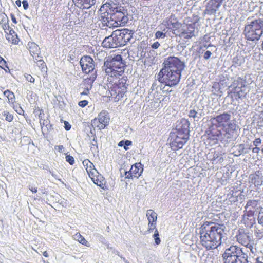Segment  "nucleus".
Segmentation results:
<instances>
[{"mask_svg": "<svg viewBox=\"0 0 263 263\" xmlns=\"http://www.w3.org/2000/svg\"><path fill=\"white\" fill-rule=\"evenodd\" d=\"M210 122L205 136L211 146L217 144L220 139L232 138L237 128V124L231 121V115L226 112L211 117Z\"/></svg>", "mask_w": 263, "mask_h": 263, "instance_id": "1", "label": "nucleus"}, {"mask_svg": "<svg viewBox=\"0 0 263 263\" xmlns=\"http://www.w3.org/2000/svg\"><path fill=\"white\" fill-rule=\"evenodd\" d=\"M225 227L212 221H205L199 228L200 243L206 250L217 249L222 243Z\"/></svg>", "mask_w": 263, "mask_h": 263, "instance_id": "2", "label": "nucleus"}, {"mask_svg": "<svg viewBox=\"0 0 263 263\" xmlns=\"http://www.w3.org/2000/svg\"><path fill=\"white\" fill-rule=\"evenodd\" d=\"M101 21L104 25L109 28L117 27L126 23V10L121 6L105 5L101 9Z\"/></svg>", "mask_w": 263, "mask_h": 263, "instance_id": "3", "label": "nucleus"}, {"mask_svg": "<svg viewBox=\"0 0 263 263\" xmlns=\"http://www.w3.org/2000/svg\"><path fill=\"white\" fill-rule=\"evenodd\" d=\"M189 123L187 121H182L175 131L170 135V145L174 151L181 149L189 139Z\"/></svg>", "mask_w": 263, "mask_h": 263, "instance_id": "4", "label": "nucleus"}, {"mask_svg": "<svg viewBox=\"0 0 263 263\" xmlns=\"http://www.w3.org/2000/svg\"><path fill=\"white\" fill-rule=\"evenodd\" d=\"M106 80H110L125 77L124 75L125 64L123 62L120 54L115 55L112 59L107 60L104 64Z\"/></svg>", "mask_w": 263, "mask_h": 263, "instance_id": "5", "label": "nucleus"}, {"mask_svg": "<svg viewBox=\"0 0 263 263\" xmlns=\"http://www.w3.org/2000/svg\"><path fill=\"white\" fill-rule=\"evenodd\" d=\"M127 77H122L121 78L106 80L110 96L109 97L115 102L121 100L127 92Z\"/></svg>", "mask_w": 263, "mask_h": 263, "instance_id": "6", "label": "nucleus"}, {"mask_svg": "<svg viewBox=\"0 0 263 263\" xmlns=\"http://www.w3.org/2000/svg\"><path fill=\"white\" fill-rule=\"evenodd\" d=\"M243 33L247 40L258 41L263 34V21L257 19L252 21L245 26Z\"/></svg>", "mask_w": 263, "mask_h": 263, "instance_id": "7", "label": "nucleus"}, {"mask_svg": "<svg viewBox=\"0 0 263 263\" xmlns=\"http://www.w3.org/2000/svg\"><path fill=\"white\" fill-rule=\"evenodd\" d=\"M246 80L240 77H238L229 86L228 95L233 100H238L246 97Z\"/></svg>", "mask_w": 263, "mask_h": 263, "instance_id": "8", "label": "nucleus"}, {"mask_svg": "<svg viewBox=\"0 0 263 263\" xmlns=\"http://www.w3.org/2000/svg\"><path fill=\"white\" fill-rule=\"evenodd\" d=\"M184 67V63L180 59L174 56H170L164 60L160 70L182 73Z\"/></svg>", "mask_w": 263, "mask_h": 263, "instance_id": "9", "label": "nucleus"}, {"mask_svg": "<svg viewBox=\"0 0 263 263\" xmlns=\"http://www.w3.org/2000/svg\"><path fill=\"white\" fill-rule=\"evenodd\" d=\"M181 77V73L160 70L157 76V80L165 86L172 87L179 83Z\"/></svg>", "mask_w": 263, "mask_h": 263, "instance_id": "10", "label": "nucleus"}, {"mask_svg": "<svg viewBox=\"0 0 263 263\" xmlns=\"http://www.w3.org/2000/svg\"><path fill=\"white\" fill-rule=\"evenodd\" d=\"M241 249L236 246H231L227 249L223 255L224 263H247V258L243 257V261L239 258L242 254Z\"/></svg>", "mask_w": 263, "mask_h": 263, "instance_id": "11", "label": "nucleus"}, {"mask_svg": "<svg viewBox=\"0 0 263 263\" xmlns=\"http://www.w3.org/2000/svg\"><path fill=\"white\" fill-rule=\"evenodd\" d=\"M146 217L147 218L148 223V229L146 231L147 233H150L153 232L154 230V234L153 236L155 240V243L156 245H158L161 242V239L159 237V233L157 229H156V222L157 219V214L153 210H148L146 212Z\"/></svg>", "mask_w": 263, "mask_h": 263, "instance_id": "12", "label": "nucleus"}, {"mask_svg": "<svg viewBox=\"0 0 263 263\" xmlns=\"http://www.w3.org/2000/svg\"><path fill=\"white\" fill-rule=\"evenodd\" d=\"M109 121L110 118L108 112L102 110L99 114L97 117L91 121V125L94 128L101 130L108 126Z\"/></svg>", "mask_w": 263, "mask_h": 263, "instance_id": "13", "label": "nucleus"}, {"mask_svg": "<svg viewBox=\"0 0 263 263\" xmlns=\"http://www.w3.org/2000/svg\"><path fill=\"white\" fill-rule=\"evenodd\" d=\"M236 239L239 243L249 248L253 252V242L248 232L243 229H240L236 235Z\"/></svg>", "mask_w": 263, "mask_h": 263, "instance_id": "14", "label": "nucleus"}, {"mask_svg": "<svg viewBox=\"0 0 263 263\" xmlns=\"http://www.w3.org/2000/svg\"><path fill=\"white\" fill-rule=\"evenodd\" d=\"M115 34L117 36L120 46L125 45L133 38L134 32L128 29H123L115 31Z\"/></svg>", "mask_w": 263, "mask_h": 263, "instance_id": "15", "label": "nucleus"}, {"mask_svg": "<svg viewBox=\"0 0 263 263\" xmlns=\"http://www.w3.org/2000/svg\"><path fill=\"white\" fill-rule=\"evenodd\" d=\"M195 22L191 24L183 23L179 37L185 40H189L194 37L195 36Z\"/></svg>", "mask_w": 263, "mask_h": 263, "instance_id": "16", "label": "nucleus"}, {"mask_svg": "<svg viewBox=\"0 0 263 263\" xmlns=\"http://www.w3.org/2000/svg\"><path fill=\"white\" fill-rule=\"evenodd\" d=\"M82 71L86 73L92 72L95 69V62L93 59L89 55H84L80 61Z\"/></svg>", "mask_w": 263, "mask_h": 263, "instance_id": "17", "label": "nucleus"}, {"mask_svg": "<svg viewBox=\"0 0 263 263\" xmlns=\"http://www.w3.org/2000/svg\"><path fill=\"white\" fill-rule=\"evenodd\" d=\"M167 28L176 36H178L182 29L183 23L179 22L176 18L170 17L167 21Z\"/></svg>", "mask_w": 263, "mask_h": 263, "instance_id": "18", "label": "nucleus"}, {"mask_svg": "<svg viewBox=\"0 0 263 263\" xmlns=\"http://www.w3.org/2000/svg\"><path fill=\"white\" fill-rule=\"evenodd\" d=\"M143 167L140 163H136L133 165L129 171L125 172L126 178H138L143 172Z\"/></svg>", "mask_w": 263, "mask_h": 263, "instance_id": "19", "label": "nucleus"}, {"mask_svg": "<svg viewBox=\"0 0 263 263\" xmlns=\"http://www.w3.org/2000/svg\"><path fill=\"white\" fill-rule=\"evenodd\" d=\"M117 36L114 31L110 36L106 37L102 42V45L103 47L107 48H114L120 47L119 45L118 40H116Z\"/></svg>", "mask_w": 263, "mask_h": 263, "instance_id": "20", "label": "nucleus"}, {"mask_svg": "<svg viewBox=\"0 0 263 263\" xmlns=\"http://www.w3.org/2000/svg\"><path fill=\"white\" fill-rule=\"evenodd\" d=\"M5 37L8 42L12 44L17 45L20 40L14 29L11 27L9 29L4 31Z\"/></svg>", "mask_w": 263, "mask_h": 263, "instance_id": "21", "label": "nucleus"}, {"mask_svg": "<svg viewBox=\"0 0 263 263\" xmlns=\"http://www.w3.org/2000/svg\"><path fill=\"white\" fill-rule=\"evenodd\" d=\"M254 211L251 210H246L242 217V222L247 227H251L255 222L254 217Z\"/></svg>", "mask_w": 263, "mask_h": 263, "instance_id": "22", "label": "nucleus"}, {"mask_svg": "<svg viewBox=\"0 0 263 263\" xmlns=\"http://www.w3.org/2000/svg\"><path fill=\"white\" fill-rule=\"evenodd\" d=\"M250 183L255 187H258L262 185V176L259 171H257L252 174L249 176Z\"/></svg>", "mask_w": 263, "mask_h": 263, "instance_id": "23", "label": "nucleus"}, {"mask_svg": "<svg viewBox=\"0 0 263 263\" xmlns=\"http://www.w3.org/2000/svg\"><path fill=\"white\" fill-rule=\"evenodd\" d=\"M90 178L95 184L100 186L101 189L103 190L107 189L104 178L98 171L96 175L94 174L93 176H91Z\"/></svg>", "mask_w": 263, "mask_h": 263, "instance_id": "24", "label": "nucleus"}, {"mask_svg": "<svg viewBox=\"0 0 263 263\" xmlns=\"http://www.w3.org/2000/svg\"><path fill=\"white\" fill-rule=\"evenodd\" d=\"M82 163L89 177L93 176L94 174H97L98 171L95 168L93 164L89 160L85 159Z\"/></svg>", "mask_w": 263, "mask_h": 263, "instance_id": "25", "label": "nucleus"}, {"mask_svg": "<svg viewBox=\"0 0 263 263\" xmlns=\"http://www.w3.org/2000/svg\"><path fill=\"white\" fill-rule=\"evenodd\" d=\"M28 47L31 55L34 59L40 56V48L37 44L33 42H29L28 44Z\"/></svg>", "mask_w": 263, "mask_h": 263, "instance_id": "26", "label": "nucleus"}, {"mask_svg": "<svg viewBox=\"0 0 263 263\" xmlns=\"http://www.w3.org/2000/svg\"><path fill=\"white\" fill-rule=\"evenodd\" d=\"M0 26L4 31L10 27L9 18L4 12L0 13Z\"/></svg>", "mask_w": 263, "mask_h": 263, "instance_id": "27", "label": "nucleus"}, {"mask_svg": "<svg viewBox=\"0 0 263 263\" xmlns=\"http://www.w3.org/2000/svg\"><path fill=\"white\" fill-rule=\"evenodd\" d=\"M4 96L6 98L7 103L11 106L16 102V98L14 93L7 89L3 92Z\"/></svg>", "mask_w": 263, "mask_h": 263, "instance_id": "28", "label": "nucleus"}, {"mask_svg": "<svg viewBox=\"0 0 263 263\" xmlns=\"http://www.w3.org/2000/svg\"><path fill=\"white\" fill-rule=\"evenodd\" d=\"M97 77L96 73H93L89 77H87L83 81V85L85 86L86 88H88V89H90L92 87V84L95 80H96Z\"/></svg>", "mask_w": 263, "mask_h": 263, "instance_id": "29", "label": "nucleus"}, {"mask_svg": "<svg viewBox=\"0 0 263 263\" xmlns=\"http://www.w3.org/2000/svg\"><path fill=\"white\" fill-rule=\"evenodd\" d=\"M79 3L81 5L80 7L83 9H88L95 4V0H79Z\"/></svg>", "mask_w": 263, "mask_h": 263, "instance_id": "30", "label": "nucleus"}, {"mask_svg": "<svg viewBox=\"0 0 263 263\" xmlns=\"http://www.w3.org/2000/svg\"><path fill=\"white\" fill-rule=\"evenodd\" d=\"M73 238L74 240L78 241L79 243L85 246L89 247L90 245L89 242L85 239V238L82 235H81L80 233H77L74 235Z\"/></svg>", "mask_w": 263, "mask_h": 263, "instance_id": "31", "label": "nucleus"}, {"mask_svg": "<svg viewBox=\"0 0 263 263\" xmlns=\"http://www.w3.org/2000/svg\"><path fill=\"white\" fill-rule=\"evenodd\" d=\"M34 62L37 64L39 67L41 68V70L43 71H46L47 69V67L45 63L42 60V57L40 56L34 59Z\"/></svg>", "mask_w": 263, "mask_h": 263, "instance_id": "32", "label": "nucleus"}, {"mask_svg": "<svg viewBox=\"0 0 263 263\" xmlns=\"http://www.w3.org/2000/svg\"><path fill=\"white\" fill-rule=\"evenodd\" d=\"M258 201L257 200H249L247 201L246 205L245 206L246 210L249 207L252 208L253 209H255L258 205Z\"/></svg>", "mask_w": 263, "mask_h": 263, "instance_id": "33", "label": "nucleus"}, {"mask_svg": "<svg viewBox=\"0 0 263 263\" xmlns=\"http://www.w3.org/2000/svg\"><path fill=\"white\" fill-rule=\"evenodd\" d=\"M11 106L13 107V108L17 114L24 116V110L23 109L20 104H18L15 105L14 103L11 105Z\"/></svg>", "mask_w": 263, "mask_h": 263, "instance_id": "34", "label": "nucleus"}, {"mask_svg": "<svg viewBox=\"0 0 263 263\" xmlns=\"http://www.w3.org/2000/svg\"><path fill=\"white\" fill-rule=\"evenodd\" d=\"M2 115L3 116L5 117V120L7 121L10 122L13 121L14 118L13 115L10 113L9 111L6 110L4 111L2 113Z\"/></svg>", "mask_w": 263, "mask_h": 263, "instance_id": "35", "label": "nucleus"}, {"mask_svg": "<svg viewBox=\"0 0 263 263\" xmlns=\"http://www.w3.org/2000/svg\"><path fill=\"white\" fill-rule=\"evenodd\" d=\"M0 67L6 71L9 68L6 61L2 57H0Z\"/></svg>", "mask_w": 263, "mask_h": 263, "instance_id": "36", "label": "nucleus"}, {"mask_svg": "<svg viewBox=\"0 0 263 263\" xmlns=\"http://www.w3.org/2000/svg\"><path fill=\"white\" fill-rule=\"evenodd\" d=\"M223 0H211L210 3H211L212 5H215L216 4L215 9H212V10L216 11V10L218 8L220 5L221 4Z\"/></svg>", "mask_w": 263, "mask_h": 263, "instance_id": "37", "label": "nucleus"}, {"mask_svg": "<svg viewBox=\"0 0 263 263\" xmlns=\"http://www.w3.org/2000/svg\"><path fill=\"white\" fill-rule=\"evenodd\" d=\"M65 159H66V162L69 163L70 165H72L74 164V163L75 162V160H74V159L73 156L66 154Z\"/></svg>", "mask_w": 263, "mask_h": 263, "instance_id": "38", "label": "nucleus"}, {"mask_svg": "<svg viewBox=\"0 0 263 263\" xmlns=\"http://www.w3.org/2000/svg\"><path fill=\"white\" fill-rule=\"evenodd\" d=\"M44 115V114L43 110L42 109H40V114L39 115V118L40 120V123H41V125L42 126V129H43L44 126H45L46 123L47 122V121H46V123H45V120H44L43 121V122H41V120H42Z\"/></svg>", "mask_w": 263, "mask_h": 263, "instance_id": "39", "label": "nucleus"}, {"mask_svg": "<svg viewBox=\"0 0 263 263\" xmlns=\"http://www.w3.org/2000/svg\"><path fill=\"white\" fill-rule=\"evenodd\" d=\"M24 77L26 80L29 82L34 83L35 82V79L30 74L25 73Z\"/></svg>", "mask_w": 263, "mask_h": 263, "instance_id": "40", "label": "nucleus"}, {"mask_svg": "<svg viewBox=\"0 0 263 263\" xmlns=\"http://www.w3.org/2000/svg\"><path fill=\"white\" fill-rule=\"evenodd\" d=\"M155 36L156 38L159 39V38L164 37L165 36V35L164 33H163V32L160 31H158L155 33Z\"/></svg>", "mask_w": 263, "mask_h": 263, "instance_id": "41", "label": "nucleus"}, {"mask_svg": "<svg viewBox=\"0 0 263 263\" xmlns=\"http://www.w3.org/2000/svg\"><path fill=\"white\" fill-rule=\"evenodd\" d=\"M124 148L125 150L128 149V148H129L128 146L132 145V141H129V140H126L125 141H124Z\"/></svg>", "mask_w": 263, "mask_h": 263, "instance_id": "42", "label": "nucleus"}, {"mask_svg": "<svg viewBox=\"0 0 263 263\" xmlns=\"http://www.w3.org/2000/svg\"><path fill=\"white\" fill-rule=\"evenodd\" d=\"M253 143L254 146H257L261 143V139L260 138H256L253 141Z\"/></svg>", "mask_w": 263, "mask_h": 263, "instance_id": "43", "label": "nucleus"}, {"mask_svg": "<svg viewBox=\"0 0 263 263\" xmlns=\"http://www.w3.org/2000/svg\"><path fill=\"white\" fill-rule=\"evenodd\" d=\"M88 102L87 100H82L79 102L78 105L81 107H84L88 105Z\"/></svg>", "mask_w": 263, "mask_h": 263, "instance_id": "44", "label": "nucleus"}, {"mask_svg": "<svg viewBox=\"0 0 263 263\" xmlns=\"http://www.w3.org/2000/svg\"><path fill=\"white\" fill-rule=\"evenodd\" d=\"M255 236L259 238L263 237V231L258 230L256 231L255 233Z\"/></svg>", "mask_w": 263, "mask_h": 263, "instance_id": "45", "label": "nucleus"}, {"mask_svg": "<svg viewBox=\"0 0 263 263\" xmlns=\"http://www.w3.org/2000/svg\"><path fill=\"white\" fill-rule=\"evenodd\" d=\"M189 116L190 117L195 118L197 116V112L195 110H191L189 111Z\"/></svg>", "mask_w": 263, "mask_h": 263, "instance_id": "46", "label": "nucleus"}, {"mask_svg": "<svg viewBox=\"0 0 263 263\" xmlns=\"http://www.w3.org/2000/svg\"><path fill=\"white\" fill-rule=\"evenodd\" d=\"M211 54V52L210 51L208 50L204 53L203 57L204 59L208 60L210 58Z\"/></svg>", "mask_w": 263, "mask_h": 263, "instance_id": "47", "label": "nucleus"}, {"mask_svg": "<svg viewBox=\"0 0 263 263\" xmlns=\"http://www.w3.org/2000/svg\"><path fill=\"white\" fill-rule=\"evenodd\" d=\"M55 149L58 151L60 153H62L64 151V147L63 145H58L54 147Z\"/></svg>", "mask_w": 263, "mask_h": 263, "instance_id": "48", "label": "nucleus"}, {"mask_svg": "<svg viewBox=\"0 0 263 263\" xmlns=\"http://www.w3.org/2000/svg\"><path fill=\"white\" fill-rule=\"evenodd\" d=\"M64 123V125H65V126H64L65 129L66 130H70L71 127V125L66 121H65Z\"/></svg>", "mask_w": 263, "mask_h": 263, "instance_id": "49", "label": "nucleus"}, {"mask_svg": "<svg viewBox=\"0 0 263 263\" xmlns=\"http://www.w3.org/2000/svg\"><path fill=\"white\" fill-rule=\"evenodd\" d=\"M10 17L11 19L12 22L14 24H16L17 23V21L16 20V18L15 16V15L13 13L10 14Z\"/></svg>", "mask_w": 263, "mask_h": 263, "instance_id": "50", "label": "nucleus"}, {"mask_svg": "<svg viewBox=\"0 0 263 263\" xmlns=\"http://www.w3.org/2000/svg\"><path fill=\"white\" fill-rule=\"evenodd\" d=\"M160 44L158 42H155L152 45V48L153 49H157L159 46Z\"/></svg>", "mask_w": 263, "mask_h": 263, "instance_id": "51", "label": "nucleus"}, {"mask_svg": "<svg viewBox=\"0 0 263 263\" xmlns=\"http://www.w3.org/2000/svg\"><path fill=\"white\" fill-rule=\"evenodd\" d=\"M22 4L24 9H27L28 8V3L27 1H23Z\"/></svg>", "mask_w": 263, "mask_h": 263, "instance_id": "52", "label": "nucleus"}, {"mask_svg": "<svg viewBox=\"0 0 263 263\" xmlns=\"http://www.w3.org/2000/svg\"><path fill=\"white\" fill-rule=\"evenodd\" d=\"M260 151V148L257 146H255V147L252 148V152L253 153L258 154Z\"/></svg>", "mask_w": 263, "mask_h": 263, "instance_id": "53", "label": "nucleus"}, {"mask_svg": "<svg viewBox=\"0 0 263 263\" xmlns=\"http://www.w3.org/2000/svg\"><path fill=\"white\" fill-rule=\"evenodd\" d=\"M90 89H88V88L85 87V90L81 93V95H87L89 93Z\"/></svg>", "mask_w": 263, "mask_h": 263, "instance_id": "54", "label": "nucleus"}, {"mask_svg": "<svg viewBox=\"0 0 263 263\" xmlns=\"http://www.w3.org/2000/svg\"><path fill=\"white\" fill-rule=\"evenodd\" d=\"M258 220L259 223L263 225V216H262L261 217L259 216L258 218Z\"/></svg>", "mask_w": 263, "mask_h": 263, "instance_id": "55", "label": "nucleus"}, {"mask_svg": "<svg viewBox=\"0 0 263 263\" xmlns=\"http://www.w3.org/2000/svg\"><path fill=\"white\" fill-rule=\"evenodd\" d=\"M29 190L33 193H36L37 191L36 187H31L29 188Z\"/></svg>", "mask_w": 263, "mask_h": 263, "instance_id": "56", "label": "nucleus"}, {"mask_svg": "<svg viewBox=\"0 0 263 263\" xmlns=\"http://www.w3.org/2000/svg\"><path fill=\"white\" fill-rule=\"evenodd\" d=\"M255 263H263V262L260 260L259 257H257L255 259Z\"/></svg>", "mask_w": 263, "mask_h": 263, "instance_id": "57", "label": "nucleus"}, {"mask_svg": "<svg viewBox=\"0 0 263 263\" xmlns=\"http://www.w3.org/2000/svg\"><path fill=\"white\" fill-rule=\"evenodd\" d=\"M43 255L45 257H48V256H49L48 253H47V252L46 251H44L43 252Z\"/></svg>", "mask_w": 263, "mask_h": 263, "instance_id": "58", "label": "nucleus"}, {"mask_svg": "<svg viewBox=\"0 0 263 263\" xmlns=\"http://www.w3.org/2000/svg\"><path fill=\"white\" fill-rule=\"evenodd\" d=\"M118 146H124V141L122 140V141H121L120 142H119V143L118 144Z\"/></svg>", "mask_w": 263, "mask_h": 263, "instance_id": "59", "label": "nucleus"}, {"mask_svg": "<svg viewBox=\"0 0 263 263\" xmlns=\"http://www.w3.org/2000/svg\"><path fill=\"white\" fill-rule=\"evenodd\" d=\"M16 3V4L18 6V7H20L21 6V2L20 0H17L15 2Z\"/></svg>", "mask_w": 263, "mask_h": 263, "instance_id": "60", "label": "nucleus"}, {"mask_svg": "<svg viewBox=\"0 0 263 263\" xmlns=\"http://www.w3.org/2000/svg\"><path fill=\"white\" fill-rule=\"evenodd\" d=\"M238 60V58L237 57H235L233 58V62H235V63H237L236 60Z\"/></svg>", "mask_w": 263, "mask_h": 263, "instance_id": "61", "label": "nucleus"}, {"mask_svg": "<svg viewBox=\"0 0 263 263\" xmlns=\"http://www.w3.org/2000/svg\"><path fill=\"white\" fill-rule=\"evenodd\" d=\"M236 201H237V197H235L234 199H232V200H231V202H236Z\"/></svg>", "mask_w": 263, "mask_h": 263, "instance_id": "62", "label": "nucleus"}, {"mask_svg": "<svg viewBox=\"0 0 263 263\" xmlns=\"http://www.w3.org/2000/svg\"><path fill=\"white\" fill-rule=\"evenodd\" d=\"M0 89H1V91H3V90L4 89V87H1L0 88Z\"/></svg>", "mask_w": 263, "mask_h": 263, "instance_id": "63", "label": "nucleus"}, {"mask_svg": "<svg viewBox=\"0 0 263 263\" xmlns=\"http://www.w3.org/2000/svg\"><path fill=\"white\" fill-rule=\"evenodd\" d=\"M212 46V45L210 44V45H209L208 46V47H210V46Z\"/></svg>", "mask_w": 263, "mask_h": 263, "instance_id": "64", "label": "nucleus"}]
</instances>
